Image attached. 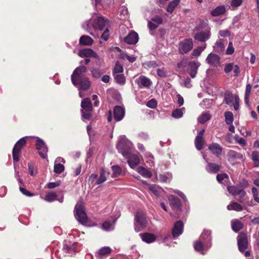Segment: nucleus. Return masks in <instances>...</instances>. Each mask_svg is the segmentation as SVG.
Segmentation results:
<instances>
[{"mask_svg":"<svg viewBox=\"0 0 259 259\" xmlns=\"http://www.w3.org/2000/svg\"><path fill=\"white\" fill-rule=\"evenodd\" d=\"M211 232L209 230H204L199 240L194 243V247L196 251L203 253V251L207 250L211 246Z\"/></svg>","mask_w":259,"mask_h":259,"instance_id":"nucleus-1","label":"nucleus"},{"mask_svg":"<svg viewBox=\"0 0 259 259\" xmlns=\"http://www.w3.org/2000/svg\"><path fill=\"white\" fill-rule=\"evenodd\" d=\"M82 118L89 120L92 115L93 106L89 98L83 99L81 103Z\"/></svg>","mask_w":259,"mask_h":259,"instance_id":"nucleus-2","label":"nucleus"},{"mask_svg":"<svg viewBox=\"0 0 259 259\" xmlns=\"http://www.w3.org/2000/svg\"><path fill=\"white\" fill-rule=\"evenodd\" d=\"M26 144L25 138L23 137L18 140L14 145L12 150V157L14 163L19 160V157L23 148Z\"/></svg>","mask_w":259,"mask_h":259,"instance_id":"nucleus-3","label":"nucleus"},{"mask_svg":"<svg viewBox=\"0 0 259 259\" xmlns=\"http://www.w3.org/2000/svg\"><path fill=\"white\" fill-rule=\"evenodd\" d=\"M117 148L118 152L125 157H128L131 153V143L124 139H121L119 141Z\"/></svg>","mask_w":259,"mask_h":259,"instance_id":"nucleus-4","label":"nucleus"},{"mask_svg":"<svg viewBox=\"0 0 259 259\" xmlns=\"http://www.w3.org/2000/svg\"><path fill=\"white\" fill-rule=\"evenodd\" d=\"M35 147L36 150L38 151L39 155L42 159L47 158L48 152V148L45 142L40 138L37 137L35 142Z\"/></svg>","mask_w":259,"mask_h":259,"instance_id":"nucleus-5","label":"nucleus"},{"mask_svg":"<svg viewBox=\"0 0 259 259\" xmlns=\"http://www.w3.org/2000/svg\"><path fill=\"white\" fill-rule=\"evenodd\" d=\"M193 47V41L192 38H186L179 43V52L184 55L190 52Z\"/></svg>","mask_w":259,"mask_h":259,"instance_id":"nucleus-6","label":"nucleus"},{"mask_svg":"<svg viewBox=\"0 0 259 259\" xmlns=\"http://www.w3.org/2000/svg\"><path fill=\"white\" fill-rule=\"evenodd\" d=\"M75 80L76 83L73 84L79 90L86 91L90 88L91 85L89 78L86 76L75 78Z\"/></svg>","mask_w":259,"mask_h":259,"instance_id":"nucleus-7","label":"nucleus"},{"mask_svg":"<svg viewBox=\"0 0 259 259\" xmlns=\"http://www.w3.org/2000/svg\"><path fill=\"white\" fill-rule=\"evenodd\" d=\"M237 239L239 250L243 252L248 247V239L246 234L244 232L240 233L237 236Z\"/></svg>","mask_w":259,"mask_h":259,"instance_id":"nucleus-8","label":"nucleus"},{"mask_svg":"<svg viewBox=\"0 0 259 259\" xmlns=\"http://www.w3.org/2000/svg\"><path fill=\"white\" fill-rule=\"evenodd\" d=\"M108 20L103 17H98L93 21V27L95 29L103 30L107 26Z\"/></svg>","mask_w":259,"mask_h":259,"instance_id":"nucleus-9","label":"nucleus"},{"mask_svg":"<svg viewBox=\"0 0 259 259\" xmlns=\"http://www.w3.org/2000/svg\"><path fill=\"white\" fill-rule=\"evenodd\" d=\"M87 68L84 66H80L77 67L73 71L71 75V81L73 84L76 83L75 78H80L81 77L85 76L82 74L87 72Z\"/></svg>","mask_w":259,"mask_h":259,"instance_id":"nucleus-10","label":"nucleus"},{"mask_svg":"<svg viewBox=\"0 0 259 259\" xmlns=\"http://www.w3.org/2000/svg\"><path fill=\"white\" fill-rule=\"evenodd\" d=\"M135 82L140 88H149L152 83L151 79L144 75H141L135 80Z\"/></svg>","mask_w":259,"mask_h":259,"instance_id":"nucleus-11","label":"nucleus"},{"mask_svg":"<svg viewBox=\"0 0 259 259\" xmlns=\"http://www.w3.org/2000/svg\"><path fill=\"white\" fill-rule=\"evenodd\" d=\"M210 36V32L208 30H205L197 32L195 34L194 38L195 39L201 42H204L208 39Z\"/></svg>","mask_w":259,"mask_h":259,"instance_id":"nucleus-12","label":"nucleus"},{"mask_svg":"<svg viewBox=\"0 0 259 259\" xmlns=\"http://www.w3.org/2000/svg\"><path fill=\"white\" fill-rule=\"evenodd\" d=\"M113 114L115 120L120 121L124 116L125 110L120 106H116L113 109Z\"/></svg>","mask_w":259,"mask_h":259,"instance_id":"nucleus-13","label":"nucleus"},{"mask_svg":"<svg viewBox=\"0 0 259 259\" xmlns=\"http://www.w3.org/2000/svg\"><path fill=\"white\" fill-rule=\"evenodd\" d=\"M184 228L183 223L181 221H177L172 230V235L176 238L182 234Z\"/></svg>","mask_w":259,"mask_h":259,"instance_id":"nucleus-14","label":"nucleus"},{"mask_svg":"<svg viewBox=\"0 0 259 259\" xmlns=\"http://www.w3.org/2000/svg\"><path fill=\"white\" fill-rule=\"evenodd\" d=\"M208 150L216 157H219L222 153L223 148L217 143H213L208 146Z\"/></svg>","mask_w":259,"mask_h":259,"instance_id":"nucleus-15","label":"nucleus"},{"mask_svg":"<svg viewBox=\"0 0 259 259\" xmlns=\"http://www.w3.org/2000/svg\"><path fill=\"white\" fill-rule=\"evenodd\" d=\"M200 65V64L199 62L194 61H190L188 63V66L190 68L189 75L192 78L196 76L198 69Z\"/></svg>","mask_w":259,"mask_h":259,"instance_id":"nucleus-16","label":"nucleus"},{"mask_svg":"<svg viewBox=\"0 0 259 259\" xmlns=\"http://www.w3.org/2000/svg\"><path fill=\"white\" fill-rule=\"evenodd\" d=\"M139 40L138 33L134 31H131L125 38V43L130 45H135Z\"/></svg>","mask_w":259,"mask_h":259,"instance_id":"nucleus-17","label":"nucleus"},{"mask_svg":"<svg viewBox=\"0 0 259 259\" xmlns=\"http://www.w3.org/2000/svg\"><path fill=\"white\" fill-rule=\"evenodd\" d=\"M74 215L79 223L85 225H88L89 219L85 211H76Z\"/></svg>","mask_w":259,"mask_h":259,"instance_id":"nucleus-18","label":"nucleus"},{"mask_svg":"<svg viewBox=\"0 0 259 259\" xmlns=\"http://www.w3.org/2000/svg\"><path fill=\"white\" fill-rule=\"evenodd\" d=\"M206 60L209 65L217 66L220 64V57L217 54L210 53L208 55Z\"/></svg>","mask_w":259,"mask_h":259,"instance_id":"nucleus-19","label":"nucleus"},{"mask_svg":"<svg viewBox=\"0 0 259 259\" xmlns=\"http://www.w3.org/2000/svg\"><path fill=\"white\" fill-rule=\"evenodd\" d=\"M76 242L65 241L63 245V250L65 252L71 254L76 251Z\"/></svg>","mask_w":259,"mask_h":259,"instance_id":"nucleus-20","label":"nucleus"},{"mask_svg":"<svg viewBox=\"0 0 259 259\" xmlns=\"http://www.w3.org/2000/svg\"><path fill=\"white\" fill-rule=\"evenodd\" d=\"M78 55L81 57H94L98 58L97 54L91 49H85L80 50L78 52Z\"/></svg>","mask_w":259,"mask_h":259,"instance_id":"nucleus-21","label":"nucleus"},{"mask_svg":"<svg viewBox=\"0 0 259 259\" xmlns=\"http://www.w3.org/2000/svg\"><path fill=\"white\" fill-rule=\"evenodd\" d=\"M112 251V249L109 247H103L100 248L96 253V257L99 259H102L109 255Z\"/></svg>","mask_w":259,"mask_h":259,"instance_id":"nucleus-22","label":"nucleus"},{"mask_svg":"<svg viewBox=\"0 0 259 259\" xmlns=\"http://www.w3.org/2000/svg\"><path fill=\"white\" fill-rule=\"evenodd\" d=\"M128 157L127 163L129 166L132 168H135L139 164L140 159L139 156L136 154L132 155L130 154L127 158Z\"/></svg>","mask_w":259,"mask_h":259,"instance_id":"nucleus-23","label":"nucleus"},{"mask_svg":"<svg viewBox=\"0 0 259 259\" xmlns=\"http://www.w3.org/2000/svg\"><path fill=\"white\" fill-rule=\"evenodd\" d=\"M221 168V165L215 163L208 162L206 169L209 173L217 174L220 170Z\"/></svg>","mask_w":259,"mask_h":259,"instance_id":"nucleus-24","label":"nucleus"},{"mask_svg":"<svg viewBox=\"0 0 259 259\" xmlns=\"http://www.w3.org/2000/svg\"><path fill=\"white\" fill-rule=\"evenodd\" d=\"M137 222L142 226H145L147 223L145 214L143 211H137L135 217Z\"/></svg>","mask_w":259,"mask_h":259,"instance_id":"nucleus-25","label":"nucleus"},{"mask_svg":"<svg viewBox=\"0 0 259 259\" xmlns=\"http://www.w3.org/2000/svg\"><path fill=\"white\" fill-rule=\"evenodd\" d=\"M227 156L229 161H232L237 159H241L243 158L242 154L232 150H230L228 152Z\"/></svg>","mask_w":259,"mask_h":259,"instance_id":"nucleus-26","label":"nucleus"},{"mask_svg":"<svg viewBox=\"0 0 259 259\" xmlns=\"http://www.w3.org/2000/svg\"><path fill=\"white\" fill-rule=\"evenodd\" d=\"M234 101V96L230 91H226L224 93V101L229 106H232Z\"/></svg>","mask_w":259,"mask_h":259,"instance_id":"nucleus-27","label":"nucleus"},{"mask_svg":"<svg viewBox=\"0 0 259 259\" xmlns=\"http://www.w3.org/2000/svg\"><path fill=\"white\" fill-rule=\"evenodd\" d=\"M226 12V8L225 6L222 5L217 7L211 12V15L213 17H218L223 15Z\"/></svg>","mask_w":259,"mask_h":259,"instance_id":"nucleus-28","label":"nucleus"},{"mask_svg":"<svg viewBox=\"0 0 259 259\" xmlns=\"http://www.w3.org/2000/svg\"><path fill=\"white\" fill-rule=\"evenodd\" d=\"M93 42V38L88 35H82L79 39V44L82 46H91Z\"/></svg>","mask_w":259,"mask_h":259,"instance_id":"nucleus-29","label":"nucleus"},{"mask_svg":"<svg viewBox=\"0 0 259 259\" xmlns=\"http://www.w3.org/2000/svg\"><path fill=\"white\" fill-rule=\"evenodd\" d=\"M168 200L170 205L174 208H178L180 206V200L177 196L171 195L169 196Z\"/></svg>","mask_w":259,"mask_h":259,"instance_id":"nucleus-30","label":"nucleus"},{"mask_svg":"<svg viewBox=\"0 0 259 259\" xmlns=\"http://www.w3.org/2000/svg\"><path fill=\"white\" fill-rule=\"evenodd\" d=\"M109 172L106 171L105 169L101 168L100 175L96 182L97 185H100L105 182L107 180L106 177L109 176Z\"/></svg>","mask_w":259,"mask_h":259,"instance_id":"nucleus-31","label":"nucleus"},{"mask_svg":"<svg viewBox=\"0 0 259 259\" xmlns=\"http://www.w3.org/2000/svg\"><path fill=\"white\" fill-rule=\"evenodd\" d=\"M231 227L234 232H238L242 229L243 224L238 220H233L231 221Z\"/></svg>","mask_w":259,"mask_h":259,"instance_id":"nucleus-32","label":"nucleus"},{"mask_svg":"<svg viewBox=\"0 0 259 259\" xmlns=\"http://www.w3.org/2000/svg\"><path fill=\"white\" fill-rule=\"evenodd\" d=\"M141 236L143 241L148 243L154 241L156 239V236L154 234L151 233H145L141 235Z\"/></svg>","mask_w":259,"mask_h":259,"instance_id":"nucleus-33","label":"nucleus"},{"mask_svg":"<svg viewBox=\"0 0 259 259\" xmlns=\"http://www.w3.org/2000/svg\"><path fill=\"white\" fill-rule=\"evenodd\" d=\"M241 189V187L239 186H231L227 187L228 192L234 196H237Z\"/></svg>","mask_w":259,"mask_h":259,"instance_id":"nucleus-34","label":"nucleus"},{"mask_svg":"<svg viewBox=\"0 0 259 259\" xmlns=\"http://www.w3.org/2000/svg\"><path fill=\"white\" fill-rule=\"evenodd\" d=\"M213 48L214 51L217 53H220L223 52L225 49V46L222 40L220 39L216 41L213 46Z\"/></svg>","mask_w":259,"mask_h":259,"instance_id":"nucleus-35","label":"nucleus"},{"mask_svg":"<svg viewBox=\"0 0 259 259\" xmlns=\"http://www.w3.org/2000/svg\"><path fill=\"white\" fill-rule=\"evenodd\" d=\"M180 3V0H173L171 1L166 8V11L170 14L172 13Z\"/></svg>","mask_w":259,"mask_h":259,"instance_id":"nucleus-36","label":"nucleus"},{"mask_svg":"<svg viewBox=\"0 0 259 259\" xmlns=\"http://www.w3.org/2000/svg\"><path fill=\"white\" fill-rule=\"evenodd\" d=\"M138 172L146 178H150L152 177L151 171L143 166H140L138 168Z\"/></svg>","mask_w":259,"mask_h":259,"instance_id":"nucleus-37","label":"nucleus"},{"mask_svg":"<svg viewBox=\"0 0 259 259\" xmlns=\"http://www.w3.org/2000/svg\"><path fill=\"white\" fill-rule=\"evenodd\" d=\"M251 159L253 162L255 167H259V152L253 151L251 153Z\"/></svg>","mask_w":259,"mask_h":259,"instance_id":"nucleus-38","label":"nucleus"},{"mask_svg":"<svg viewBox=\"0 0 259 259\" xmlns=\"http://www.w3.org/2000/svg\"><path fill=\"white\" fill-rule=\"evenodd\" d=\"M251 88L252 87L250 84H247L246 86L244 101L245 104H246L248 106L249 105V99L251 94Z\"/></svg>","mask_w":259,"mask_h":259,"instance_id":"nucleus-39","label":"nucleus"},{"mask_svg":"<svg viewBox=\"0 0 259 259\" xmlns=\"http://www.w3.org/2000/svg\"><path fill=\"white\" fill-rule=\"evenodd\" d=\"M116 82L120 84H124L125 82V77L123 74L117 73L113 74Z\"/></svg>","mask_w":259,"mask_h":259,"instance_id":"nucleus-40","label":"nucleus"},{"mask_svg":"<svg viewBox=\"0 0 259 259\" xmlns=\"http://www.w3.org/2000/svg\"><path fill=\"white\" fill-rule=\"evenodd\" d=\"M204 139L203 137H196L195 140V145L196 149L200 151L203 149Z\"/></svg>","mask_w":259,"mask_h":259,"instance_id":"nucleus-41","label":"nucleus"},{"mask_svg":"<svg viewBox=\"0 0 259 259\" xmlns=\"http://www.w3.org/2000/svg\"><path fill=\"white\" fill-rule=\"evenodd\" d=\"M206 44L204 46L198 47L195 49L191 54V58H193L195 57H198L200 55L202 52L205 49Z\"/></svg>","mask_w":259,"mask_h":259,"instance_id":"nucleus-42","label":"nucleus"},{"mask_svg":"<svg viewBox=\"0 0 259 259\" xmlns=\"http://www.w3.org/2000/svg\"><path fill=\"white\" fill-rule=\"evenodd\" d=\"M227 208L229 210H242L243 207L239 203L234 202L228 205Z\"/></svg>","mask_w":259,"mask_h":259,"instance_id":"nucleus-43","label":"nucleus"},{"mask_svg":"<svg viewBox=\"0 0 259 259\" xmlns=\"http://www.w3.org/2000/svg\"><path fill=\"white\" fill-rule=\"evenodd\" d=\"M112 170V178H116L118 177L121 173V168L118 165H113L111 167Z\"/></svg>","mask_w":259,"mask_h":259,"instance_id":"nucleus-44","label":"nucleus"},{"mask_svg":"<svg viewBox=\"0 0 259 259\" xmlns=\"http://www.w3.org/2000/svg\"><path fill=\"white\" fill-rule=\"evenodd\" d=\"M57 198V195L54 192L51 191L46 193L45 200L48 202H52L55 200Z\"/></svg>","mask_w":259,"mask_h":259,"instance_id":"nucleus-45","label":"nucleus"},{"mask_svg":"<svg viewBox=\"0 0 259 259\" xmlns=\"http://www.w3.org/2000/svg\"><path fill=\"white\" fill-rule=\"evenodd\" d=\"M225 122L226 124L230 125L234 120L233 113L230 111H227L225 113Z\"/></svg>","mask_w":259,"mask_h":259,"instance_id":"nucleus-46","label":"nucleus"},{"mask_svg":"<svg viewBox=\"0 0 259 259\" xmlns=\"http://www.w3.org/2000/svg\"><path fill=\"white\" fill-rule=\"evenodd\" d=\"M123 71V68L122 65H121L119 62H117L115 63V66L113 69L112 73L113 74H117V73H121Z\"/></svg>","mask_w":259,"mask_h":259,"instance_id":"nucleus-47","label":"nucleus"},{"mask_svg":"<svg viewBox=\"0 0 259 259\" xmlns=\"http://www.w3.org/2000/svg\"><path fill=\"white\" fill-rule=\"evenodd\" d=\"M64 166L61 163L55 164L54 171L55 173L60 174L64 170Z\"/></svg>","mask_w":259,"mask_h":259,"instance_id":"nucleus-48","label":"nucleus"},{"mask_svg":"<svg viewBox=\"0 0 259 259\" xmlns=\"http://www.w3.org/2000/svg\"><path fill=\"white\" fill-rule=\"evenodd\" d=\"M184 109V108H182V109L177 108L172 111L171 114L172 116L176 118L181 117L183 114L182 110Z\"/></svg>","mask_w":259,"mask_h":259,"instance_id":"nucleus-49","label":"nucleus"},{"mask_svg":"<svg viewBox=\"0 0 259 259\" xmlns=\"http://www.w3.org/2000/svg\"><path fill=\"white\" fill-rule=\"evenodd\" d=\"M211 116L209 114L203 113L198 118L199 122L201 123H204L210 119Z\"/></svg>","mask_w":259,"mask_h":259,"instance_id":"nucleus-50","label":"nucleus"},{"mask_svg":"<svg viewBox=\"0 0 259 259\" xmlns=\"http://www.w3.org/2000/svg\"><path fill=\"white\" fill-rule=\"evenodd\" d=\"M145 65L148 68H154L158 67L159 65L155 61H149L145 63Z\"/></svg>","mask_w":259,"mask_h":259,"instance_id":"nucleus-51","label":"nucleus"},{"mask_svg":"<svg viewBox=\"0 0 259 259\" xmlns=\"http://www.w3.org/2000/svg\"><path fill=\"white\" fill-rule=\"evenodd\" d=\"M157 74L160 77H166L167 76V72L164 68L158 69Z\"/></svg>","mask_w":259,"mask_h":259,"instance_id":"nucleus-52","label":"nucleus"},{"mask_svg":"<svg viewBox=\"0 0 259 259\" xmlns=\"http://www.w3.org/2000/svg\"><path fill=\"white\" fill-rule=\"evenodd\" d=\"M235 139L237 141V143L242 147H244L246 146V141L243 138L239 137L238 136H235Z\"/></svg>","mask_w":259,"mask_h":259,"instance_id":"nucleus-53","label":"nucleus"},{"mask_svg":"<svg viewBox=\"0 0 259 259\" xmlns=\"http://www.w3.org/2000/svg\"><path fill=\"white\" fill-rule=\"evenodd\" d=\"M20 192L24 195L28 197H32L35 195V194L33 193L30 192L29 191L27 190L25 188L20 187L19 188Z\"/></svg>","mask_w":259,"mask_h":259,"instance_id":"nucleus-54","label":"nucleus"},{"mask_svg":"<svg viewBox=\"0 0 259 259\" xmlns=\"http://www.w3.org/2000/svg\"><path fill=\"white\" fill-rule=\"evenodd\" d=\"M234 52V48L232 42L230 41L229 43L228 47L226 50V54L227 55H232Z\"/></svg>","mask_w":259,"mask_h":259,"instance_id":"nucleus-55","label":"nucleus"},{"mask_svg":"<svg viewBox=\"0 0 259 259\" xmlns=\"http://www.w3.org/2000/svg\"><path fill=\"white\" fill-rule=\"evenodd\" d=\"M157 105V102L155 99H152L150 101H149L147 103V106L151 108H155L156 107Z\"/></svg>","mask_w":259,"mask_h":259,"instance_id":"nucleus-56","label":"nucleus"},{"mask_svg":"<svg viewBox=\"0 0 259 259\" xmlns=\"http://www.w3.org/2000/svg\"><path fill=\"white\" fill-rule=\"evenodd\" d=\"M109 29L106 27L105 29V30L104 31V32H103L101 36V38L104 40L105 41H107L108 38H109Z\"/></svg>","mask_w":259,"mask_h":259,"instance_id":"nucleus-57","label":"nucleus"},{"mask_svg":"<svg viewBox=\"0 0 259 259\" xmlns=\"http://www.w3.org/2000/svg\"><path fill=\"white\" fill-rule=\"evenodd\" d=\"M92 75L96 78H99L101 76V73L98 69H93L91 71Z\"/></svg>","mask_w":259,"mask_h":259,"instance_id":"nucleus-58","label":"nucleus"},{"mask_svg":"<svg viewBox=\"0 0 259 259\" xmlns=\"http://www.w3.org/2000/svg\"><path fill=\"white\" fill-rule=\"evenodd\" d=\"M237 195L239 196L238 200L240 202H243L245 199L246 192L242 188V189L240 190V191L239 192V194Z\"/></svg>","mask_w":259,"mask_h":259,"instance_id":"nucleus-59","label":"nucleus"},{"mask_svg":"<svg viewBox=\"0 0 259 259\" xmlns=\"http://www.w3.org/2000/svg\"><path fill=\"white\" fill-rule=\"evenodd\" d=\"M233 63H228L225 66L224 71L226 73L230 72L233 69Z\"/></svg>","mask_w":259,"mask_h":259,"instance_id":"nucleus-60","label":"nucleus"},{"mask_svg":"<svg viewBox=\"0 0 259 259\" xmlns=\"http://www.w3.org/2000/svg\"><path fill=\"white\" fill-rule=\"evenodd\" d=\"M225 178H228V176L226 174H218L217 176V180L220 183H222Z\"/></svg>","mask_w":259,"mask_h":259,"instance_id":"nucleus-61","label":"nucleus"},{"mask_svg":"<svg viewBox=\"0 0 259 259\" xmlns=\"http://www.w3.org/2000/svg\"><path fill=\"white\" fill-rule=\"evenodd\" d=\"M234 101L235 103L233 104L234 109L235 110H238L239 108V98L238 95L234 96Z\"/></svg>","mask_w":259,"mask_h":259,"instance_id":"nucleus-62","label":"nucleus"},{"mask_svg":"<svg viewBox=\"0 0 259 259\" xmlns=\"http://www.w3.org/2000/svg\"><path fill=\"white\" fill-rule=\"evenodd\" d=\"M151 21L154 22L155 24H157L158 25L161 24L162 23V18L159 16H157L155 17L154 18H153L151 19Z\"/></svg>","mask_w":259,"mask_h":259,"instance_id":"nucleus-63","label":"nucleus"},{"mask_svg":"<svg viewBox=\"0 0 259 259\" xmlns=\"http://www.w3.org/2000/svg\"><path fill=\"white\" fill-rule=\"evenodd\" d=\"M243 0H232L231 5L233 7H238L242 4Z\"/></svg>","mask_w":259,"mask_h":259,"instance_id":"nucleus-64","label":"nucleus"}]
</instances>
